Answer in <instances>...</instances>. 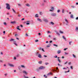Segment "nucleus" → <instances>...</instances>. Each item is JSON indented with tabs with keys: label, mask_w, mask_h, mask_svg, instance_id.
<instances>
[{
	"label": "nucleus",
	"mask_w": 78,
	"mask_h": 78,
	"mask_svg": "<svg viewBox=\"0 0 78 78\" xmlns=\"http://www.w3.org/2000/svg\"><path fill=\"white\" fill-rule=\"evenodd\" d=\"M53 72H57V73H58L59 72V69H58V67H56V68H54L52 70Z\"/></svg>",
	"instance_id": "f257e3e1"
},
{
	"label": "nucleus",
	"mask_w": 78,
	"mask_h": 78,
	"mask_svg": "<svg viewBox=\"0 0 78 78\" xmlns=\"http://www.w3.org/2000/svg\"><path fill=\"white\" fill-rule=\"evenodd\" d=\"M5 5H6V9H8V10H9L10 9H11V8H10V5L8 3H6Z\"/></svg>",
	"instance_id": "f03ea898"
},
{
	"label": "nucleus",
	"mask_w": 78,
	"mask_h": 78,
	"mask_svg": "<svg viewBox=\"0 0 78 78\" xmlns=\"http://www.w3.org/2000/svg\"><path fill=\"white\" fill-rule=\"evenodd\" d=\"M45 69V67L42 66H41L39 67L40 70H43V69Z\"/></svg>",
	"instance_id": "7ed1b4c3"
},
{
	"label": "nucleus",
	"mask_w": 78,
	"mask_h": 78,
	"mask_svg": "<svg viewBox=\"0 0 78 78\" xmlns=\"http://www.w3.org/2000/svg\"><path fill=\"white\" fill-rule=\"evenodd\" d=\"M65 21L66 22V25H68V24L69 23V22L68 21V20H67V19H65Z\"/></svg>",
	"instance_id": "20e7f679"
},
{
	"label": "nucleus",
	"mask_w": 78,
	"mask_h": 78,
	"mask_svg": "<svg viewBox=\"0 0 78 78\" xmlns=\"http://www.w3.org/2000/svg\"><path fill=\"white\" fill-rule=\"evenodd\" d=\"M54 10H55V9H54V7H52L51 8V9L49 10V11H50L51 12H53Z\"/></svg>",
	"instance_id": "39448f33"
},
{
	"label": "nucleus",
	"mask_w": 78,
	"mask_h": 78,
	"mask_svg": "<svg viewBox=\"0 0 78 78\" xmlns=\"http://www.w3.org/2000/svg\"><path fill=\"white\" fill-rule=\"evenodd\" d=\"M8 65L10 67H14V65H13L12 64H11L10 63H8Z\"/></svg>",
	"instance_id": "423d86ee"
},
{
	"label": "nucleus",
	"mask_w": 78,
	"mask_h": 78,
	"mask_svg": "<svg viewBox=\"0 0 78 78\" xmlns=\"http://www.w3.org/2000/svg\"><path fill=\"white\" fill-rule=\"evenodd\" d=\"M43 20L44 22H48V21L47 20V19H43Z\"/></svg>",
	"instance_id": "0eeeda50"
},
{
	"label": "nucleus",
	"mask_w": 78,
	"mask_h": 78,
	"mask_svg": "<svg viewBox=\"0 0 78 78\" xmlns=\"http://www.w3.org/2000/svg\"><path fill=\"white\" fill-rule=\"evenodd\" d=\"M56 14L55 13H52L51 14V16H53V17H55V16H56Z\"/></svg>",
	"instance_id": "6e6552de"
},
{
	"label": "nucleus",
	"mask_w": 78,
	"mask_h": 78,
	"mask_svg": "<svg viewBox=\"0 0 78 78\" xmlns=\"http://www.w3.org/2000/svg\"><path fill=\"white\" fill-rule=\"evenodd\" d=\"M38 58H42V55H41V54H39L38 55Z\"/></svg>",
	"instance_id": "1a4fd4ad"
},
{
	"label": "nucleus",
	"mask_w": 78,
	"mask_h": 78,
	"mask_svg": "<svg viewBox=\"0 0 78 78\" xmlns=\"http://www.w3.org/2000/svg\"><path fill=\"white\" fill-rule=\"evenodd\" d=\"M10 23L12 24H15V23H16L15 21H11Z\"/></svg>",
	"instance_id": "9d476101"
},
{
	"label": "nucleus",
	"mask_w": 78,
	"mask_h": 78,
	"mask_svg": "<svg viewBox=\"0 0 78 78\" xmlns=\"http://www.w3.org/2000/svg\"><path fill=\"white\" fill-rule=\"evenodd\" d=\"M19 28H20V27H19V26H18L16 27V29H17V30H20H20H21V29H19Z\"/></svg>",
	"instance_id": "9b49d317"
},
{
	"label": "nucleus",
	"mask_w": 78,
	"mask_h": 78,
	"mask_svg": "<svg viewBox=\"0 0 78 78\" xmlns=\"http://www.w3.org/2000/svg\"><path fill=\"white\" fill-rule=\"evenodd\" d=\"M55 33H56V34H57V35H58V36H60V34L58 33L57 31H55Z\"/></svg>",
	"instance_id": "f8f14e48"
},
{
	"label": "nucleus",
	"mask_w": 78,
	"mask_h": 78,
	"mask_svg": "<svg viewBox=\"0 0 78 78\" xmlns=\"http://www.w3.org/2000/svg\"><path fill=\"white\" fill-rule=\"evenodd\" d=\"M37 20L38 21H40V22H42V20H41V19L38 18L37 19Z\"/></svg>",
	"instance_id": "ddd939ff"
},
{
	"label": "nucleus",
	"mask_w": 78,
	"mask_h": 78,
	"mask_svg": "<svg viewBox=\"0 0 78 78\" xmlns=\"http://www.w3.org/2000/svg\"><path fill=\"white\" fill-rule=\"evenodd\" d=\"M35 17H36L37 18H38L39 17V15L38 14H36L35 15Z\"/></svg>",
	"instance_id": "4468645a"
},
{
	"label": "nucleus",
	"mask_w": 78,
	"mask_h": 78,
	"mask_svg": "<svg viewBox=\"0 0 78 78\" xmlns=\"http://www.w3.org/2000/svg\"><path fill=\"white\" fill-rule=\"evenodd\" d=\"M13 44L16 45V46H17V43H16V41H13Z\"/></svg>",
	"instance_id": "2eb2a0df"
},
{
	"label": "nucleus",
	"mask_w": 78,
	"mask_h": 78,
	"mask_svg": "<svg viewBox=\"0 0 78 78\" xmlns=\"http://www.w3.org/2000/svg\"><path fill=\"white\" fill-rule=\"evenodd\" d=\"M61 51L60 50H58V51H57V53L58 54H60V53H61Z\"/></svg>",
	"instance_id": "dca6fc26"
},
{
	"label": "nucleus",
	"mask_w": 78,
	"mask_h": 78,
	"mask_svg": "<svg viewBox=\"0 0 78 78\" xmlns=\"http://www.w3.org/2000/svg\"><path fill=\"white\" fill-rule=\"evenodd\" d=\"M52 75V73H50L47 74V75L48 76H49V75Z\"/></svg>",
	"instance_id": "f3484780"
},
{
	"label": "nucleus",
	"mask_w": 78,
	"mask_h": 78,
	"mask_svg": "<svg viewBox=\"0 0 78 78\" xmlns=\"http://www.w3.org/2000/svg\"><path fill=\"white\" fill-rule=\"evenodd\" d=\"M23 73H24L25 74V75H27V72L24 71H23Z\"/></svg>",
	"instance_id": "a211bd4d"
},
{
	"label": "nucleus",
	"mask_w": 78,
	"mask_h": 78,
	"mask_svg": "<svg viewBox=\"0 0 78 78\" xmlns=\"http://www.w3.org/2000/svg\"><path fill=\"white\" fill-rule=\"evenodd\" d=\"M39 52L37 51V52L36 53V56H38L39 55Z\"/></svg>",
	"instance_id": "6ab92c4d"
},
{
	"label": "nucleus",
	"mask_w": 78,
	"mask_h": 78,
	"mask_svg": "<svg viewBox=\"0 0 78 78\" xmlns=\"http://www.w3.org/2000/svg\"><path fill=\"white\" fill-rule=\"evenodd\" d=\"M42 63V61H40L38 62V63L39 64H41Z\"/></svg>",
	"instance_id": "aec40b11"
},
{
	"label": "nucleus",
	"mask_w": 78,
	"mask_h": 78,
	"mask_svg": "<svg viewBox=\"0 0 78 78\" xmlns=\"http://www.w3.org/2000/svg\"><path fill=\"white\" fill-rule=\"evenodd\" d=\"M26 5L27 6H28V7H29V6H30V5L28 4V3H27Z\"/></svg>",
	"instance_id": "412c9836"
},
{
	"label": "nucleus",
	"mask_w": 78,
	"mask_h": 78,
	"mask_svg": "<svg viewBox=\"0 0 78 78\" xmlns=\"http://www.w3.org/2000/svg\"><path fill=\"white\" fill-rule=\"evenodd\" d=\"M21 67L22 68H25V66H24V65H21Z\"/></svg>",
	"instance_id": "4be33fe9"
},
{
	"label": "nucleus",
	"mask_w": 78,
	"mask_h": 78,
	"mask_svg": "<svg viewBox=\"0 0 78 78\" xmlns=\"http://www.w3.org/2000/svg\"><path fill=\"white\" fill-rule=\"evenodd\" d=\"M62 38H63V39H65V41H66V37H65L64 36H62Z\"/></svg>",
	"instance_id": "5701e85b"
},
{
	"label": "nucleus",
	"mask_w": 78,
	"mask_h": 78,
	"mask_svg": "<svg viewBox=\"0 0 78 78\" xmlns=\"http://www.w3.org/2000/svg\"><path fill=\"white\" fill-rule=\"evenodd\" d=\"M50 24H51V25H53L55 24V23H54L53 22H51L50 23Z\"/></svg>",
	"instance_id": "b1692460"
},
{
	"label": "nucleus",
	"mask_w": 78,
	"mask_h": 78,
	"mask_svg": "<svg viewBox=\"0 0 78 78\" xmlns=\"http://www.w3.org/2000/svg\"><path fill=\"white\" fill-rule=\"evenodd\" d=\"M12 10L13 11V12L15 13H16V11H15V10H14V9H12Z\"/></svg>",
	"instance_id": "393cba45"
},
{
	"label": "nucleus",
	"mask_w": 78,
	"mask_h": 78,
	"mask_svg": "<svg viewBox=\"0 0 78 78\" xmlns=\"http://www.w3.org/2000/svg\"><path fill=\"white\" fill-rule=\"evenodd\" d=\"M70 17L71 18H74V17H73V15H72V14H71V15H70Z\"/></svg>",
	"instance_id": "a878e982"
},
{
	"label": "nucleus",
	"mask_w": 78,
	"mask_h": 78,
	"mask_svg": "<svg viewBox=\"0 0 78 78\" xmlns=\"http://www.w3.org/2000/svg\"><path fill=\"white\" fill-rule=\"evenodd\" d=\"M59 32L60 33H61V34H63V32L61 30H59Z\"/></svg>",
	"instance_id": "bb28decb"
},
{
	"label": "nucleus",
	"mask_w": 78,
	"mask_h": 78,
	"mask_svg": "<svg viewBox=\"0 0 78 78\" xmlns=\"http://www.w3.org/2000/svg\"><path fill=\"white\" fill-rule=\"evenodd\" d=\"M14 41V39L12 38L9 41Z\"/></svg>",
	"instance_id": "cd10ccee"
},
{
	"label": "nucleus",
	"mask_w": 78,
	"mask_h": 78,
	"mask_svg": "<svg viewBox=\"0 0 78 78\" xmlns=\"http://www.w3.org/2000/svg\"><path fill=\"white\" fill-rule=\"evenodd\" d=\"M23 77H24V78H28V76H25V75H23Z\"/></svg>",
	"instance_id": "c85d7f7f"
},
{
	"label": "nucleus",
	"mask_w": 78,
	"mask_h": 78,
	"mask_svg": "<svg viewBox=\"0 0 78 78\" xmlns=\"http://www.w3.org/2000/svg\"><path fill=\"white\" fill-rule=\"evenodd\" d=\"M73 57L74 58H76V56L74 54H73Z\"/></svg>",
	"instance_id": "c756f323"
},
{
	"label": "nucleus",
	"mask_w": 78,
	"mask_h": 78,
	"mask_svg": "<svg viewBox=\"0 0 78 78\" xmlns=\"http://www.w3.org/2000/svg\"><path fill=\"white\" fill-rule=\"evenodd\" d=\"M53 45H54V46H55L56 47H58V45H56V44H53Z\"/></svg>",
	"instance_id": "7c9ffc66"
},
{
	"label": "nucleus",
	"mask_w": 78,
	"mask_h": 78,
	"mask_svg": "<svg viewBox=\"0 0 78 78\" xmlns=\"http://www.w3.org/2000/svg\"><path fill=\"white\" fill-rule=\"evenodd\" d=\"M39 70H40V69H39V68L36 69L37 72H39Z\"/></svg>",
	"instance_id": "2f4dec72"
},
{
	"label": "nucleus",
	"mask_w": 78,
	"mask_h": 78,
	"mask_svg": "<svg viewBox=\"0 0 78 78\" xmlns=\"http://www.w3.org/2000/svg\"><path fill=\"white\" fill-rule=\"evenodd\" d=\"M38 50H42V48L41 47L38 48Z\"/></svg>",
	"instance_id": "473e14b6"
},
{
	"label": "nucleus",
	"mask_w": 78,
	"mask_h": 78,
	"mask_svg": "<svg viewBox=\"0 0 78 78\" xmlns=\"http://www.w3.org/2000/svg\"><path fill=\"white\" fill-rule=\"evenodd\" d=\"M58 61L59 62V63H61V60H60V59H58Z\"/></svg>",
	"instance_id": "72a5a7b5"
},
{
	"label": "nucleus",
	"mask_w": 78,
	"mask_h": 78,
	"mask_svg": "<svg viewBox=\"0 0 78 78\" xmlns=\"http://www.w3.org/2000/svg\"><path fill=\"white\" fill-rule=\"evenodd\" d=\"M18 69H19L20 70H21V68H20V66L18 67Z\"/></svg>",
	"instance_id": "f704fd0d"
},
{
	"label": "nucleus",
	"mask_w": 78,
	"mask_h": 78,
	"mask_svg": "<svg viewBox=\"0 0 78 78\" xmlns=\"http://www.w3.org/2000/svg\"><path fill=\"white\" fill-rule=\"evenodd\" d=\"M78 27H76V31H78Z\"/></svg>",
	"instance_id": "c9c22d12"
},
{
	"label": "nucleus",
	"mask_w": 78,
	"mask_h": 78,
	"mask_svg": "<svg viewBox=\"0 0 78 78\" xmlns=\"http://www.w3.org/2000/svg\"><path fill=\"white\" fill-rule=\"evenodd\" d=\"M39 14L40 15H42V14H43V13H42V12H39Z\"/></svg>",
	"instance_id": "e433bc0d"
},
{
	"label": "nucleus",
	"mask_w": 78,
	"mask_h": 78,
	"mask_svg": "<svg viewBox=\"0 0 78 78\" xmlns=\"http://www.w3.org/2000/svg\"><path fill=\"white\" fill-rule=\"evenodd\" d=\"M72 41H70L69 42V45H71V44H72Z\"/></svg>",
	"instance_id": "4c0bfd02"
},
{
	"label": "nucleus",
	"mask_w": 78,
	"mask_h": 78,
	"mask_svg": "<svg viewBox=\"0 0 78 78\" xmlns=\"http://www.w3.org/2000/svg\"><path fill=\"white\" fill-rule=\"evenodd\" d=\"M44 77H45V78H47V76H46V75H44Z\"/></svg>",
	"instance_id": "58836bf2"
},
{
	"label": "nucleus",
	"mask_w": 78,
	"mask_h": 78,
	"mask_svg": "<svg viewBox=\"0 0 78 78\" xmlns=\"http://www.w3.org/2000/svg\"><path fill=\"white\" fill-rule=\"evenodd\" d=\"M41 50L43 51H44V52H45V51H44V48H42L41 49Z\"/></svg>",
	"instance_id": "ea45409f"
},
{
	"label": "nucleus",
	"mask_w": 78,
	"mask_h": 78,
	"mask_svg": "<svg viewBox=\"0 0 78 78\" xmlns=\"http://www.w3.org/2000/svg\"><path fill=\"white\" fill-rule=\"evenodd\" d=\"M64 9H63L62 10V13H64Z\"/></svg>",
	"instance_id": "a19ab883"
},
{
	"label": "nucleus",
	"mask_w": 78,
	"mask_h": 78,
	"mask_svg": "<svg viewBox=\"0 0 78 78\" xmlns=\"http://www.w3.org/2000/svg\"><path fill=\"white\" fill-rule=\"evenodd\" d=\"M3 24H4V25H6V22H4L3 23Z\"/></svg>",
	"instance_id": "79ce46f5"
},
{
	"label": "nucleus",
	"mask_w": 78,
	"mask_h": 78,
	"mask_svg": "<svg viewBox=\"0 0 78 78\" xmlns=\"http://www.w3.org/2000/svg\"><path fill=\"white\" fill-rule=\"evenodd\" d=\"M54 57L55 58H58V56L56 55L55 56H54Z\"/></svg>",
	"instance_id": "37998d69"
},
{
	"label": "nucleus",
	"mask_w": 78,
	"mask_h": 78,
	"mask_svg": "<svg viewBox=\"0 0 78 78\" xmlns=\"http://www.w3.org/2000/svg\"><path fill=\"white\" fill-rule=\"evenodd\" d=\"M57 12H58V13H59V12H60V10H57Z\"/></svg>",
	"instance_id": "c03bdc74"
},
{
	"label": "nucleus",
	"mask_w": 78,
	"mask_h": 78,
	"mask_svg": "<svg viewBox=\"0 0 78 78\" xmlns=\"http://www.w3.org/2000/svg\"><path fill=\"white\" fill-rule=\"evenodd\" d=\"M26 25H30V23H26Z\"/></svg>",
	"instance_id": "a18cd8bd"
},
{
	"label": "nucleus",
	"mask_w": 78,
	"mask_h": 78,
	"mask_svg": "<svg viewBox=\"0 0 78 78\" xmlns=\"http://www.w3.org/2000/svg\"><path fill=\"white\" fill-rule=\"evenodd\" d=\"M38 40H36L35 41V42H38Z\"/></svg>",
	"instance_id": "49530a36"
},
{
	"label": "nucleus",
	"mask_w": 78,
	"mask_h": 78,
	"mask_svg": "<svg viewBox=\"0 0 78 78\" xmlns=\"http://www.w3.org/2000/svg\"><path fill=\"white\" fill-rule=\"evenodd\" d=\"M65 54L66 55H68V54H69V53H67L66 52H65Z\"/></svg>",
	"instance_id": "de8ad7c7"
},
{
	"label": "nucleus",
	"mask_w": 78,
	"mask_h": 78,
	"mask_svg": "<svg viewBox=\"0 0 78 78\" xmlns=\"http://www.w3.org/2000/svg\"><path fill=\"white\" fill-rule=\"evenodd\" d=\"M70 69L73 70V66H70Z\"/></svg>",
	"instance_id": "09e8293b"
},
{
	"label": "nucleus",
	"mask_w": 78,
	"mask_h": 78,
	"mask_svg": "<svg viewBox=\"0 0 78 78\" xmlns=\"http://www.w3.org/2000/svg\"><path fill=\"white\" fill-rule=\"evenodd\" d=\"M71 7L72 8H75V6H72Z\"/></svg>",
	"instance_id": "8fccbe9b"
},
{
	"label": "nucleus",
	"mask_w": 78,
	"mask_h": 78,
	"mask_svg": "<svg viewBox=\"0 0 78 78\" xmlns=\"http://www.w3.org/2000/svg\"><path fill=\"white\" fill-rule=\"evenodd\" d=\"M14 60H16V57H14Z\"/></svg>",
	"instance_id": "3c124183"
},
{
	"label": "nucleus",
	"mask_w": 78,
	"mask_h": 78,
	"mask_svg": "<svg viewBox=\"0 0 78 78\" xmlns=\"http://www.w3.org/2000/svg\"><path fill=\"white\" fill-rule=\"evenodd\" d=\"M44 58H47V56L45 55H44Z\"/></svg>",
	"instance_id": "603ef678"
},
{
	"label": "nucleus",
	"mask_w": 78,
	"mask_h": 78,
	"mask_svg": "<svg viewBox=\"0 0 78 78\" xmlns=\"http://www.w3.org/2000/svg\"><path fill=\"white\" fill-rule=\"evenodd\" d=\"M45 64L46 65H48V63L46 62V63H45Z\"/></svg>",
	"instance_id": "864d4df0"
},
{
	"label": "nucleus",
	"mask_w": 78,
	"mask_h": 78,
	"mask_svg": "<svg viewBox=\"0 0 78 78\" xmlns=\"http://www.w3.org/2000/svg\"><path fill=\"white\" fill-rule=\"evenodd\" d=\"M70 64H71V62H70L69 63H68L69 65H70Z\"/></svg>",
	"instance_id": "5fc2aeb1"
},
{
	"label": "nucleus",
	"mask_w": 78,
	"mask_h": 78,
	"mask_svg": "<svg viewBox=\"0 0 78 78\" xmlns=\"http://www.w3.org/2000/svg\"><path fill=\"white\" fill-rule=\"evenodd\" d=\"M67 49H68V48H65L64 49V50L66 51V50H67Z\"/></svg>",
	"instance_id": "6e6d98bb"
},
{
	"label": "nucleus",
	"mask_w": 78,
	"mask_h": 78,
	"mask_svg": "<svg viewBox=\"0 0 78 78\" xmlns=\"http://www.w3.org/2000/svg\"><path fill=\"white\" fill-rule=\"evenodd\" d=\"M47 47H50V46L49 45H47L46 46Z\"/></svg>",
	"instance_id": "4d7b16f0"
},
{
	"label": "nucleus",
	"mask_w": 78,
	"mask_h": 78,
	"mask_svg": "<svg viewBox=\"0 0 78 78\" xmlns=\"http://www.w3.org/2000/svg\"><path fill=\"white\" fill-rule=\"evenodd\" d=\"M63 70H64V69H66H66H67V68H66L64 67L63 68Z\"/></svg>",
	"instance_id": "13d9d810"
},
{
	"label": "nucleus",
	"mask_w": 78,
	"mask_h": 78,
	"mask_svg": "<svg viewBox=\"0 0 78 78\" xmlns=\"http://www.w3.org/2000/svg\"><path fill=\"white\" fill-rule=\"evenodd\" d=\"M7 75H8V74L7 73H5L4 74V75H5V76H7Z\"/></svg>",
	"instance_id": "bf43d9fd"
},
{
	"label": "nucleus",
	"mask_w": 78,
	"mask_h": 78,
	"mask_svg": "<svg viewBox=\"0 0 78 78\" xmlns=\"http://www.w3.org/2000/svg\"><path fill=\"white\" fill-rule=\"evenodd\" d=\"M67 62H68V61H67L64 63V64H67Z\"/></svg>",
	"instance_id": "052dcab7"
},
{
	"label": "nucleus",
	"mask_w": 78,
	"mask_h": 78,
	"mask_svg": "<svg viewBox=\"0 0 78 78\" xmlns=\"http://www.w3.org/2000/svg\"><path fill=\"white\" fill-rule=\"evenodd\" d=\"M52 42H53L52 41H50L49 42L50 43H52Z\"/></svg>",
	"instance_id": "680f3d73"
},
{
	"label": "nucleus",
	"mask_w": 78,
	"mask_h": 78,
	"mask_svg": "<svg viewBox=\"0 0 78 78\" xmlns=\"http://www.w3.org/2000/svg\"><path fill=\"white\" fill-rule=\"evenodd\" d=\"M25 20V18H23L21 19V20Z\"/></svg>",
	"instance_id": "e2e57ef3"
},
{
	"label": "nucleus",
	"mask_w": 78,
	"mask_h": 78,
	"mask_svg": "<svg viewBox=\"0 0 78 78\" xmlns=\"http://www.w3.org/2000/svg\"><path fill=\"white\" fill-rule=\"evenodd\" d=\"M17 34H15V37H16V36H17Z\"/></svg>",
	"instance_id": "0e129e2a"
},
{
	"label": "nucleus",
	"mask_w": 78,
	"mask_h": 78,
	"mask_svg": "<svg viewBox=\"0 0 78 78\" xmlns=\"http://www.w3.org/2000/svg\"><path fill=\"white\" fill-rule=\"evenodd\" d=\"M76 20H78V17H76Z\"/></svg>",
	"instance_id": "69168bd1"
},
{
	"label": "nucleus",
	"mask_w": 78,
	"mask_h": 78,
	"mask_svg": "<svg viewBox=\"0 0 78 78\" xmlns=\"http://www.w3.org/2000/svg\"><path fill=\"white\" fill-rule=\"evenodd\" d=\"M38 34L39 36H41V33H38Z\"/></svg>",
	"instance_id": "338daca9"
},
{
	"label": "nucleus",
	"mask_w": 78,
	"mask_h": 78,
	"mask_svg": "<svg viewBox=\"0 0 78 78\" xmlns=\"http://www.w3.org/2000/svg\"><path fill=\"white\" fill-rule=\"evenodd\" d=\"M44 3H43L42 4H41V6H44Z\"/></svg>",
	"instance_id": "774afa93"
}]
</instances>
